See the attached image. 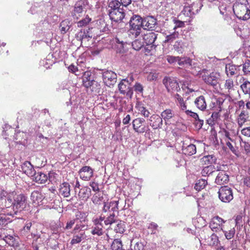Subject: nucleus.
<instances>
[{"instance_id":"20","label":"nucleus","mask_w":250,"mask_h":250,"mask_svg":"<svg viewBox=\"0 0 250 250\" xmlns=\"http://www.w3.org/2000/svg\"><path fill=\"white\" fill-rule=\"evenodd\" d=\"M22 171L31 178L32 177L33 174L35 173V170L33 168V166L31 165L30 162L28 161L25 162L21 165Z\"/></svg>"},{"instance_id":"60","label":"nucleus","mask_w":250,"mask_h":250,"mask_svg":"<svg viewBox=\"0 0 250 250\" xmlns=\"http://www.w3.org/2000/svg\"><path fill=\"white\" fill-rule=\"evenodd\" d=\"M134 90L136 92H142L143 91V87L140 83H136L134 86Z\"/></svg>"},{"instance_id":"56","label":"nucleus","mask_w":250,"mask_h":250,"mask_svg":"<svg viewBox=\"0 0 250 250\" xmlns=\"http://www.w3.org/2000/svg\"><path fill=\"white\" fill-rule=\"evenodd\" d=\"M219 116L220 115L219 114V112H214L213 113H212L211 116V118H210L208 120V122L210 121L211 122H213L214 121H216L219 118ZM210 124H211V123H210Z\"/></svg>"},{"instance_id":"32","label":"nucleus","mask_w":250,"mask_h":250,"mask_svg":"<svg viewBox=\"0 0 250 250\" xmlns=\"http://www.w3.org/2000/svg\"><path fill=\"white\" fill-rule=\"evenodd\" d=\"M115 224L112 226V227L116 232L123 233L125 231V222L121 220H117Z\"/></svg>"},{"instance_id":"62","label":"nucleus","mask_w":250,"mask_h":250,"mask_svg":"<svg viewBox=\"0 0 250 250\" xmlns=\"http://www.w3.org/2000/svg\"><path fill=\"white\" fill-rule=\"evenodd\" d=\"M90 187L92 188V190L94 191H99V185L95 182H92L90 184Z\"/></svg>"},{"instance_id":"54","label":"nucleus","mask_w":250,"mask_h":250,"mask_svg":"<svg viewBox=\"0 0 250 250\" xmlns=\"http://www.w3.org/2000/svg\"><path fill=\"white\" fill-rule=\"evenodd\" d=\"M189 7H190L191 11H192V13L194 14H196V13H198V3H193L191 5H188Z\"/></svg>"},{"instance_id":"47","label":"nucleus","mask_w":250,"mask_h":250,"mask_svg":"<svg viewBox=\"0 0 250 250\" xmlns=\"http://www.w3.org/2000/svg\"><path fill=\"white\" fill-rule=\"evenodd\" d=\"M91 20V19L89 17V16L86 15L84 19L77 22V25L80 27L84 26L89 23Z\"/></svg>"},{"instance_id":"1","label":"nucleus","mask_w":250,"mask_h":250,"mask_svg":"<svg viewBox=\"0 0 250 250\" xmlns=\"http://www.w3.org/2000/svg\"><path fill=\"white\" fill-rule=\"evenodd\" d=\"M0 205L6 208H11L12 211L9 210L3 211L8 215L14 216L17 214L19 211H21L25 208L26 206V198L22 194L14 195V192L8 193L2 190L0 193Z\"/></svg>"},{"instance_id":"43","label":"nucleus","mask_w":250,"mask_h":250,"mask_svg":"<svg viewBox=\"0 0 250 250\" xmlns=\"http://www.w3.org/2000/svg\"><path fill=\"white\" fill-rule=\"evenodd\" d=\"M179 34L178 32H174L172 34L167 36L165 42L171 43L173 42L175 40L178 38Z\"/></svg>"},{"instance_id":"22","label":"nucleus","mask_w":250,"mask_h":250,"mask_svg":"<svg viewBox=\"0 0 250 250\" xmlns=\"http://www.w3.org/2000/svg\"><path fill=\"white\" fill-rule=\"evenodd\" d=\"M73 234V236L70 242V244L72 245L81 243L83 240L85 239L86 237L84 231H80L78 233Z\"/></svg>"},{"instance_id":"52","label":"nucleus","mask_w":250,"mask_h":250,"mask_svg":"<svg viewBox=\"0 0 250 250\" xmlns=\"http://www.w3.org/2000/svg\"><path fill=\"white\" fill-rule=\"evenodd\" d=\"M246 115L244 113H241L238 118V123L240 126H241L243 124L247 121Z\"/></svg>"},{"instance_id":"58","label":"nucleus","mask_w":250,"mask_h":250,"mask_svg":"<svg viewBox=\"0 0 250 250\" xmlns=\"http://www.w3.org/2000/svg\"><path fill=\"white\" fill-rule=\"evenodd\" d=\"M173 21L174 24H175L174 29H175L177 27H184L185 25V23L184 21L176 20H173Z\"/></svg>"},{"instance_id":"46","label":"nucleus","mask_w":250,"mask_h":250,"mask_svg":"<svg viewBox=\"0 0 250 250\" xmlns=\"http://www.w3.org/2000/svg\"><path fill=\"white\" fill-rule=\"evenodd\" d=\"M144 42L139 40H136L132 42V46L134 49L139 50L144 46Z\"/></svg>"},{"instance_id":"11","label":"nucleus","mask_w":250,"mask_h":250,"mask_svg":"<svg viewBox=\"0 0 250 250\" xmlns=\"http://www.w3.org/2000/svg\"><path fill=\"white\" fill-rule=\"evenodd\" d=\"M145 121L143 118H138L133 120L132 126L135 132L138 133H143L149 129L148 126L143 125Z\"/></svg>"},{"instance_id":"40","label":"nucleus","mask_w":250,"mask_h":250,"mask_svg":"<svg viewBox=\"0 0 250 250\" xmlns=\"http://www.w3.org/2000/svg\"><path fill=\"white\" fill-rule=\"evenodd\" d=\"M207 242L208 245L210 246H216L219 242L218 237L216 234L213 233L208 237Z\"/></svg>"},{"instance_id":"19","label":"nucleus","mask_w":250,"mask_h":250,"mask_svg":"<svg viewBox=\"0 0 250 250\" xmlns=\"http://www.w3.org/2000/svg\"><path fill=\"white\" fill-rule=\"evenodd\" d=\"M157 37V34L154 32H149L144 34L143 40L146 45L155 47L157 46L155 42Z\"/></svg>"},{"instance_id":"37","label":"nucleus","mask_w":250,"mask_h":250,"mask_svg":"<svg viewBox=\"0 0 250 250\" xmlns=\"http://www.w3.org/2000/svg\"><path fill=\"white\" fill-rule=\"evenodd\" d=\"M60 30L62 34H65L70 28L69 21L64 20L61 22L60 25Z\"/></svg>"},{"instance_id":"30","label":"nucleus","mask_w":250,"mask_h":250,"mask_svg":"<svg viewBox=\"0 0 250 250\" xmlns=\"http://www.w3.org/2000/svg\"><path fill=\"white\" fill-rule=\"evenodd\" d=\"M91 194V189L87 187H85L82 188L78 194L80 198L83 200L87 199L89 198Z\"/></svg>"},{"instance_id":"50","label":"nucleus","mask_w":250,"mask_h":250,"mask_svg":"<svg viewBox=\"0 0 250 250\" xmlns=\"http://www.w3.org/2000/svg\"><path fill=\"white\" fill-rule=\"evenodd\" d=\"M243 71L246 75L250 74V61L248 60L243 64Z\"/></svg>"},{"instance_id":"42","label":"nucleus","mask_w":250,"mask_h":250,"mask_svg":"<svg viewBox=\"0 0 250 250\" xmlns=\"http://www.w3.org/2000/svg\"><path fill=\"white\" fill-rule=\"evenodd\" d=\"M42 194L37 191H34L32 192L31 195V199L34 203H39V201H42Z\"/></svg>"},{"instance_id":"55","label":"nucleus","mask_w":250,"mask_h":250,"mask_svg":"<svg viewBox=\"0 0 250 250\" xmlns=\"http://www.w3.org/2000/svg\"><path fill=\"white\" fill-rule=\"evenodd\" d=\"M85 227V226L83 225H81L79 224H77L75 228H74L72 233H79L80 231H82V230H80V229H82Z\"/></svg>"},{"instance_id":"59","label":"nucleus","mask_w":250,"mask_h":250,"mask_svg":"<svg viewBox=\"0 0 250 250\" xmlns=\"http://www.w3.org/2000/svg\"><path fill=\"white\" fill-rule=\"evenodd\" d=\"M75 223V219H72L70 221H68L66 223V225L64 228L65 229H71L74 224Z\"/></svg>"},{"instance_id":"12","label":"nucleus","mask_w":250,"mask_h":250,"mask_svg":"<svg viewBox=\"0 0 250 250\" xmlns=\"http://www.w3.org/2000/svg\"><path fill=\"white\" fill-rule=\"evenodd\" d=\"M108 15L111 21L116 22H121L125 16L124 9L113 10L108 12Z\"/></svg>"},{"instance_id":"45","label":"nucleus","mask_w":250,"mask_h":250,"mask_svg":"<svg viewBox=\"0 0 250 250\" xmlns=\"http://www.w3.org/2000/svg\"><path fill=\"white\" fill-rule=\"evenodd\" d=\"M241 88L245 94H250V82L248 81H245L241 85Z\"/></svg>"},{"instance_id":"29","label":"nucleus","mask_w":250,"mask_h":250,"mask_svg":"<svg viewBox=\"0 0 250 250\" xmlns=\"http://www.w3.org/2000/svg\"><path fill=\"white\" fill-rule=\"evenodd\" d=\"M194 103L198 108L201 110H205L207 107V104L204 96H200L197 98Z\"/></svg>"},{"instance_id":"23","label":"nucleus","mask_w":250,"mask_h":250,"mask_svg":"<svg viewBox=\"0 0 250 250\" xmlns=\"http://www.w3.org/2000/svg\"><path fill=\"white\" fill-rule=\"evenodd\" d=\"M60 194L64 197H68L70 195V186L69 183L64 182L60 186Z\"/></svg>"},{"instance_id":"31","label":"nucleus","mask_w":250,"mask_h":250,"mask_svg":"<svg viewBox=\"0 0 250 250\" xmlns=\"http://www.w3.org/2000/svg\"><path fill=\"white\" fill-rule=\"evenodd\" d=\"M186 114L187 115H189L194 118L196 121L197 122L196 123L197 126H198L199 128H201L202 127L204 121L199 118L198 115L196 113L193 112L190 110H186Z\"/></svg>"},{"instance_id":"35","label":"nucleus","mask_w":250,"mask_h":250,"mask_svg":"<svg viewBox=\"0 0 250 250\" xmlns=\"http://www.w3.org/2000/svg\"><path fill=\"white\" fill-rule=\"evenodd\" d=\"M237 71L236 66L234 65L228 64L226 65V72L228 76L234 75Z\"/></svg>"},{"instance_id":"63","label":"nucleus","mask_w":250,"mask_h":250,"mask_svg":"<svg viewBox=\"0 0 250 250\" xmlns=\"http://www.w3.org/2000/svg\"><path fill=\"white\" fill-rule=\"evenodd\" d=\"M222 132L223 133V135L227 138V141L229 140V141H230L231 142L233 141V140L230 137V134L229 132L228 131H227L226 129H223Z\"/></svg>"},{"instance_id":"25","label":"nucleus","mask_w":250,"mask_h":250,"mask_svg":"<svg viewBox=\"0 0 250 250\" xmlns=\"http://www.w3.org/2000/svg\"><path fill=\"white\" fill-rule=\"evenodd\" d=\"M76 37L77 40L81 41L82 43H83V42L88 41L89 39L91 38L92 35L87 30L81 29L77 33Z\"/></svg>"},{"instance_id":"5","label":"nucleus","mask_w":250,"mask_h":250,"mask_svg":"<svg viewBox=\"0 0 250 250\" xmlns=\"http://www.w3.org/2000/svg\"><path fill=\"white\" fill-rule=\"evenodd\" d=\"M218 193L219 199L223 202L229 203L233 198L232 190L228 186L221 187Z\"/></svg>"},{"instance_id":"48","label":"nucleus","mask_w":250,"mask_h":250,"mask_svg":"<svg viewBox=\"0 0 250 250\" xmlns=\"http://www.w3.org/2000/svg\"><path fill=\"white\" fill-rule=\"evenodd\" d=\"M223 231L224 233L226 238L228 240H229L233 238L235 233V229L234 228L231 229L229 231H225L223 230Z\"/></svg>"},{"instance_id":"36","label":"nucleus","mask_w":250,"mask_h":250,"mask_svg":"<svg viewBox=\"0 0 250 250\" xmlns=\"http://www.w3.org/2000/svg\"><path fill=\"white\" fill-rule=\"evenodd\" d=\"M214 166L210 165L205 167L202 170L201 173L203 176H209L214 171Z\"/></svg>"},{"instance_id":"8","label":"nucleus","mask_w":250,"mask_h":250,"mask_svg":"<svg viewBox=\"0 0 250 250\" xmlns=\"http://www.w3.org/2000/svg\"><path fill=\"white\" fill-rule=\"evenodd\" d=\"M103 80L104 84L108 86L114 85L117 81V75L112 71H105L103 73Z\"/></svg>"},{"instance_id":"53","label":"nucleus","mask_w":250,"mask_h":250,"mask_svg":"<svg viewBox=\"0 0 250 250\" xmlns=\"http://www.w3.org/2000/svg\"><path fill=\"white\" fill-rule=\"evenodd\" d=\"M139 111L140 112L141 114L145 117H148L150 113L148 110L143 106L139 107Z\"/></svg>"},{"instance_id":"51","label":"nucleus","mask_w":250,"mask_h":250,"mask_svg":"<svg viewBox=\"0 0 250 250\" xmlns=\"http://www.w3.org/2000/svg\"><path fill=\"white\" fill-rule=\"evenodd\" d=\"M103 198L99 193H96L92 198V200L93 203L95 204H100L101 199Z\"/></svg>"},{"instance_id":"49","label":"nucleus","mask_w":250,"mask_h":250,"mask_svg":"<svg viewBox=\"0 0 250 250\" xmlns=\"http://www.w3.org/2000/svg\"><path fill=\"white\" fill-rule=\"evenodd\" d=\"M182 12L184 15L189 18H190L192 15H194V14L192 13L190 7H189L188 5L185 6Z\"/></svg>"},{"instance_id":"9","label":"nucleus","mask_w":250,"mask_h":250,"mask_svg":"<svg viewBox=\"0 0 250 250\" xmlns=\"http://www.w3.org/2000/svg\"><path fill=\"white\" fill-rule=\"evenodd\" d=\"M104 217L101 216L99 218H96L93 220L94 226L92 227V229L91 233L93 235H97L101 236L103 234V226L102 223L104 220Z\"/></svg>"},{"instance_id":"21","label":"nucleus","mask_w":250,"mask_h":250,"mask_svg":"<svg viewBox=\"0 0 250 250\" xmlns=\"http://www.w3.org/2000/svg\"><path fill=\"white\" fill-rule=\"evenodd\" d=\"M31 179L37 183L44 184L47 181L48 176L41 171H35V173L33 174Z\"/></svg>"},{"instance_id":"14","label":"nucleus","mask_w":250,"mask_h":250,"mask_svg":"<svg viewBox=\"0 0 250 250\" xmlns=\"http://www.w3.org/2000/svg\"><path fill=\"white\" fill-rule=\"evenodd\" d=\"M222 218L219 216H215L213 217L209 223V227L213 231L217 232L219 230H223L222 226L225 223Z\"/></svg>"},{"instance_id":"26","label":"nucleus","mask_w":250,"mask_h":250,"mask_svg":"<svg viewBox=\"0 0 250 250\" xmlns=\"http://www.w3.org/2000/svg\"><path fill=\"white\" fill-rule=\"evenodd\" d=\"M182 152L185 155H192L196 152V147L194 145L190 144L186 146L184 145L182 146Z\"/></svg>"},{"instance_id":"4","label":"nucleus","mask_w":250,"mask_h":250,"mask_svg":"<svg viewBox=\"0 0 250 250\" xmlns=\"http://www.w3.org/2000/svg\"><path fill=\"white\" fill-rule=\"evenodd\" d=\"M83 85L86 88H90L92 91H96L100 89V84L94 80L91 77V72L85 71L83 76Z\"/></svg>"},{"instance_id":"64","label":"nucleus","mask_w":250,"mask_h":250,"mask_svg":"<svg viewBox=\"0 0 250 250\" xmlns=\"http://www.w3.org/2000/svg\"><path fill=\"white\" fill-rule=\"evenodd\" d=\"M178 105L181 110L185 111V112L186 113V110H188L187 106L186 103H185L184 101L180 103Z\"/></svg>"},{"instance_id":"61","label":"nucleus","mask_w":250,"mask_h":250,"mask_svg":"<svg viewBox=\"0 0 250 250\" xmlns=\"http://www.w3.org/2000/svg\"><path fill=\"white\" fill-rule=\"evenodd\" d=\"M243 135L247 137H250V127H247L243 128L241 130Z\"/></svg>"},{"instance_id":"10","label":"nucleus","mask_w":250,"mask_h":250,"mask_svg":"<svg viewBox=\"0 0 250 250\" xmlns=\"http://www.w3.org/2000/svg\"><path fill=\"white\" fill-rule=\"evenodd\" d=\"M163 83L169 92L180 89L178 83L173 78L166 77L163 80Z\"/></svg>"},{"instance_id":"44","label":"nucleus","mask_w":250,"mask_h":250,"mask_svg":"<svg viewBox=\"0 0 250 250\" xmlns=\"http://www.w3.org/2000/svg\"><path fill=\"white\" fill-rule=\"evenodd\" d=\"M178 64L180 65H184L185 64L191 65V60L188 58H180L179 57V59L177 61Z\"/></svg>"},{"instance_id":"17","label":"nucleus","mask_w":250,"mask_h":250,"mask_svg":"<svg viewBox=\"0 0 250 250\" xmlns=\"http://www.w3.org/2000/svg\"><path fill=\"white\" fill-rule=\"evenodd\" d=\"M118 203L119 201L104 202L103 211L104 213L108 212L109 213H112L111 212L118 211Z\"/></svg>"},{"instance_id":"39","label":"nucleus","mask_w":250,"mask_h":250,"mask_svg":"<svg viewBox=\"0 0 250 250\" xmlns=\"http://www.w3.org/2000/svg\"><path fill=\"white\" fill-rule=\"evenodd\" d=\"M112 250H124L123 249V245L120 239H115L111 245Z\"/></svg>"},{"instance_id":"18","label":"nucleus","mask_w":250,"mask_h":250,"mask_svg":"<svg viewBox=\"0 0 250 250\" xmlns=\"http://www.w3.org/2000/svg\"><path fill=\"white\" fill-rule=\"evenodd\" d=\"M149 125L153 129L161 128L163 125V119L157 114L152 115L149 119Z\"/></svg>"},{"instance_id":"38","label":"nucleus","mask_w":250,"mask_h":250,"mask_svg":"<svg viewBox=\"0 0 250 250\" xmlns=\"http://www.w3.org/2000/svg\"><path fill=\"white\" fill-rule=\"evenodd\" d=\"M117 220L115 218V215L114 214V212H113L112 213H110L109 215L108 216V217L105 219L104 220V224L106 225H113Z\"/></svg>"},{"instance_id":"13","label":"nucleus","mask_w":250,"mask_h":250,"mask_svg":"<svg viewBox=\"0 0 250 250\" xmlns=\"http://www.w3.org/2000/svg\"><path fill=\"white\" fill-rule=\"evenodd\" d=\"M220 75L215 72H212L209 75L204 74L202 77L204 81L207 84L215 86L218 83Z\"/></svg>"},{"instance_id":"33","label":"nucleus","mask_w":250,"mask_h":250,"mask_svg":"<svg viewBox=\"0 0 250 250\" xmlns=\"http://www.w3.org/2000/svg\"><path fill=\"white\" fill-rule=\"evenodd\" d=\"M121 3L117 0H111L108 3V13L110 11H113V10H117L122 9L120 8Z\"/></svg>"},{"instance_id":"24","label":"nucleus","mask_w":250,"mask_h":250,"mask_svg":"<svg viewBox=\"0 0 250 250\" xmlns=\"http://www.w3.org/2000/svg\"><path fill=\"white\" fill-rule=\"evenodd\" d=\"M229 181V176L226 171L222 170L217 175L215 179V182L218 185H223L227 183Z\"/></svg>"},{"instance_id":"57","label":"nucleus","mask_w":250,"mask_h":250,"mask_svg":"<svg viewBox=\"0 0 250 250\" xmlns=\"http://www.w3.org/2000/svg\"><path fill=\"white\" fill-rule=\"evenodd\" d=\"M179 59V57H175L172 56H167V61L170 63H174L177 62V60Z\"/></svg>"},{"instance_id":"27","label":"nucleus","mask_w":250,"mask_h":250,"mask_svg":"<svg viewBox=\"0 0 250 250\" xmlns=\"http://www.w3.org/2000/svg\"><path fill=\"white\" fill-rule=\"evenodd\" d=\"M223 92L227 95H229L234 90L233 82L231 79L227 80L224 85V88L222 89Z\"/></svg>"},{"instance_id":"41","label":"nucleus","mask_w":250,"mask_h":250,"mask_svg":"<svg viewBox=\"0 0 250 250\" xmlns=\"http://www.w3.org/2000/svg\"><path fill=\"white\" fill-rule=\"evenodd\" d=\"M207 185V181L205 179H200L198 180L194 186L195 189L197 191H200L205 188Z\"/></svg>"},{"instance_id":"6","label":"nucleus","mask_w":250,"mask_h":250,"mask_svg":"<svg viewBox=\"0 0 250 250\" xmlns=\"http://www.w3.org/2000/svg\"><path fill=\"white\" fill-rule=\"evenodd\" d=\"M85 4L83 0H78L73 7L71 15L74 20H78L85 11Z\"/></svg>"},{"instance_id":"28","label":"nucleus","mask_w":250,"mask_h":250,"mask_svg":"<svg viewBox=\"0 0 250 250\" xmlns=\"http://www.w3.org/2000/svg\"><path fill=\"white\" fill-rule=\"evenodd\" d=\"M174 116L173 111L170 109H167L163 111L161 114V117L162 119L165 121L166 124H168L169 120L172 119Z\"/></svg>"},{"instance_id":"2","label":"nucleus","mask_w":250,"mask_h":250,"mask_svg":"<svg viewBox=\"0 0 250 250\" xmlns=\"http://www.w3.org/2000/svg\"><path fill=\"white\" fill-rule=\"evenodd\" d=\"M247 0H239L233 6V11L236 16L239 19L247 20L250 18V10Z\"/></svg>"},{"instance_id":"3","label":"nucleus","mask_w":250,"mask_h":250,"mask_svg":"<svg viewBox=\"0 0 250 250\" xmlns=\"http://www.w3.org/2000/svg\"><path fill=\"white\" fill-rule=\"evenodd\" d=\"M143 19L138 15L133 16L129 21L130 28L128 30V35L134 37L138 36L143 28Z\"/></svg>"},{"instance_id":"15","label":"nucleus","mask_w":250,"mask_h":250,"mask_svg":"<svg viewBox=\"0 0 250 250\" xmlns=\"http://www.w3.org/2000/svg\"><path fill=\"white\" fill-rule=\"evenodd\" d=\"M119 90L121 94L125 95L131 98L133 95V90L129 84L126 82V79L123 80L118 85Z\"/></svg>"},{"instance_id":"7","label":"nucleus","mask_w":250,"mask_h":250,"mask_svg":"<svg viewBox=\"0 0 250 250\" xmlns=\"http://www.w3.org/2000/svg\"><path fill=\"white\" fill-rule=\"evenodd\" d=\"M143 28L145 30L158 32V26L156 19L152 16H149L143 19Z\"/></svg>"},{"instance_id":"34","label":"nucleus","mask_w":250,"mask_h":250,"mask_svg":"<svg viewBox=\"0 0 250 250\" xmlns=\"http://www.w3.org/2000/svg\"><path fill=\"white\" fill-rule=\"evenodd\" d=\"M215 161L214 156L211 155H206L202 157L201 162L202 165H208L212 164Z\"/></svg>"},{"instance_id":"16","label":"nucleus","mask_w":250,"mask_h":250,"mask_svg":"<svg viewBox=\"0 0 250 250\" xmlns=\"http://www.w3.org/2000/svg\"><path fill=\"white\" fill-rule=\"evenodd\" d=\"M79 174L83 180L88 181L93 176V170L90 167L84 166L80 170Z\"/></svg>"}]
</instances>
